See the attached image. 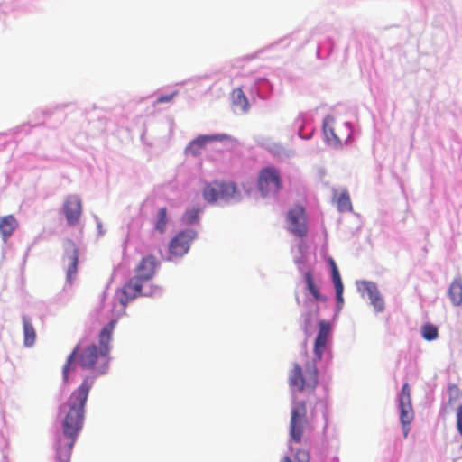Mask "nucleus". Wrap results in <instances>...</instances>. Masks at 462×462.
I'll return each mask as SVG.
<instances>
[{"mask_svg":"<svg viewBox=\"0 0 462 462\" xmlns=\"http://www.w3.org/2000/svg\"><path fill=\"white\" fill-rule=\"evenodd\" d=\"M453 391H454V392H457V391H458V389H457V387L456 385L449 386V392H450V393H451Z\"/></svg>","mask_w":462,"mask_h":462,"instance_id":"obj_34","label":"nucleus"},{"mask_svg":"<svg viewBox=\"0 0 462 462\" xmlns=\"http://www.w3.org/2000/svg\"><path fill=\"white\" fill-rule=\"evenodd\" d=\"M68 269H67V280L72 282L78 269L79 263V249L76 245L71 243V250L67 254Z\"/></svg>","mask_w":462,"mask_h":462,"instance_id":"obj_16","label":"nucleus"},{"mask_svg":"<svg viewBox=\"0 0 462 462\" xmlns=\"http://www.w3.org/2000/svg\"><path fill=\"white\" fill-rule=\"evenodd\" d=\"M24 344L27 346H32L36 339V332L27 317L23 318Z\"/></svg>","mask_w":462,"mask_h":462,"instance_id":"obj_21","label":"nucleus"},{"mask_svg":"<svg viewBox=\"0 0 462 462\" xmlns=\"http://www.w3.org/2000/svg\"><path fill=\"white\" fill-rule=\"evenodd\" d=\"M295 459L297 462H309L310 455L307 450L299 449L295 454Z\"/></svg>","mask_w":462,"mask_h":462,"instance_id":"obj_26","label":"nucleus"},{"mask_svg":"<svg viewBox=\"0 0 462 462\" xmlns=\"http://www.w3.org/2000/svg\"><path fill=\"white\" fill-rule=\"evenodd\" d=\"M202 196L207 202L215 203L219 199H239L240 193L235 182L214 180L204 186Z\"/></svg>","mask_w":462,"mask_h":462,"instance_id":"obj_5","label":"nucleus"},{"mask_svg":"<svg viewBox=\"0 0 462 462\" xmlns=\"http://www.w3.org/2000/svg\"><path fill=\"white\" fill-rule=\"evenodd\" d=\"M331 274H332V281H333V283H334L335 288H336V287H341V286H344V285H343V282H342V280H341V277H340L339 271H338V269H337V268H334V269L331 271Z\"/></svg>","mask_w":462,"mask_h":462,"instance_id":"obj_27","label":"nucleus"},{"mask_svg":"<svg viewBox=\"0 0 462 462\" xmlns=\"http://www.w3.org/2000/svg\"><path fill=\"white\" fill-rule=\"evenodd\" d=\"M401 394L402 395H411V389H410V386H409L408 383H405L402 385V391H401Z\"/></svg>","mask_w":462,"mask_h":462,"instance_id":"obj_32","label":"nucleus"},{"mask_svg":"<svg viewBox=\"0 0 462 462\" xmlns=\"http://www.w3.org/2000/svg\"><path fill=\"white\" fill-rule=\"evenodd\" d=\"M196 233L193 230L178 233L170 242L169 253L173 256H182L189 249L190 243L194 240Z\"/></svg>","mask_w":462,"mask_h":462,"instance_id":"obj_8","label":"nucleus"},{"mask_svg":"<svg viewBox=\"0 0 462 462\" xmlns=\"http://www.w3.org/2000/svg\"><path fill=\"white\" fill-rule=\"evenodd\" d=\"M336 300L337 303V308L340 310L344 304V298H343V291L344 286L341 287H336Z\"/></svg>","mask_w":462,"mask_h":462,"instance_id":"obj_28","label":"nucleus"},{"mask_svg":"<svg viewBox=\"0 0 462 462\" xmlns=\"http://www.w3.org/2000/svg\"><path fill=\"white\" fill-rule=\"evenodd\" d=\"M457 426L459 433L462 436V404L457 410Z\"/></svg>","mask_w":462,"mask_h":462,"instance_id":"obj_30","label":"nucleus"},{"mask_svg":"<svg viewBox=\"0 0 462 462\" xmlns=\"http://www.w3.org/2000/svg\"><path fill=\"white\" fill-rule=\"evenodd\" d=\"M365 290L369 297L371 304L374 307L375 312H382L384 310V300L374 282H365Z\"/></svg>","mask_w":462,"mask_h":462,"instance_id":"obj_14","label":"nucleus"},{"mask_svg":"<svg viewBox=\"0 0 462 462\" xmlns=\"http://www.w3.org/2000/svg\"><path fill=\"white\" fill-rule=\"evenodd\" d=\"M323 133L328 143L337 147L346 143L352 135L351 125L343 121H337L328 116L323 121Z\"/></svg>","mask_w":462,"mask_h":462,"instance_id":"obj_4","label":"nucleus"},{"mask_svg":"<svg viewBox=\"0 0 462 462\" xmlns=\"http://www.w3.org/2000/svg\"><path fill=\"white\" fill-rule=\"evenodd\" d=\"M232 105L236 110L246 113L249 109V102L241 88H236L231 93Z\"/></svg>","mask_w":462,"mask_h":462,"instance_id":"obj_17","label":"nucleus"},{"mask_svg":"<svg viewBox=\"0 0 462 462\" xmlns=\"http://www.w3.org/2000/svg\"><path fill=\"white\" fill-rule=\"evenodd\" d=\"M288 229L298 237L307 236V216L305 208L300 205H295L287 213Z\"/></svg>","mask_w":462,"mask_h":462,"instance_id":"obj_7","label":"nucleus"},{"mask_svg":"<svg viewBox=\"0 0 462 462\" xmlns=\"http://www.w3.org/2000/svg\"><path fill=\"white\" fill-rule=\"evenodd\" d=\"M200 209L199 208H192L187 209L183 215V218L187 224H193L199 219Z\"/></svg>","mask_w":462,"mask_h":462,"instance_id":"obj_24","label":"nucleus"},{"mask_svg":"<svg viewBox=\"0 0 462 462\" xmlns=\"http://www.w3.org/2000/svg\"><path fill=\"white\" fill-rule=\"evenodd\" d=\"M330 333V323L327 320H320L319 322V332L314 342V354L316 359L320 360L322 358Z\"/></svg>","mask_w":462,"mask_h":462,"instance_id":"obj_10","label":"nucleus"},{"mask_svg":"<svg viewBox=\"0 0 462 462\" xmlns=\"http://www.w3.org/2000/svg\"><path fill=\"white\" fill-rule=\"evenodd\" d=\"M168 222L167 218V208H162L159 209L156 221H155V229L160 233H163L166 229V225Z\"/></svg>","mask_w":462,"mask_h":462,"instance_id":"obj_22","label":"nucleus"},{"mask_svg":"<svg viewBox=\"0 0 462 462\" xmlns=\"http://www.w3.org/2000/svg\"><path fill=\"white\" fill-rule=\"evenodd\" d=\"M158 262L153 255H148L143 257L135 269L136 275L142 282L151 280L154 273Z\"/></svg>","mask_w":462,"mask_h":462,"instance_id":"obj_11","label":"nucleus"},{"mask_svg":"<svg viewBox=\"0 0 462 462\" xmlns=\"http://www.w3.org/2000/svg\"><path fill=\"white\" fill-rule=\"evenodd\" d=\"M175 96H176V92L169 94V95H162L157 98V103L162 104V103L171 102L174 98Z\"/></svg>","mask_w":462,"mask_h":462,"instance_id":"obj_31","label":"nucleus"},{"mask_svg":"<svg viewBox=\"0 0 462 462\" xmlns=\"http://www.w3.org/2000/svg\"><path fill=\"white\" fill-rule=\"evenodd\" d=\"M143 282L138 280V278H131L122 288L120 302L125 306L130 301L134 300L136 297L142 294V288Z\"/></svg>","mask_w":462,"mask_h":462,"instance_id":"obj_12","label":"nucleus"},{"mask_svg":"<svg viewBox=\"0 0 462 462\" xmlns=\"http://www.w3.org/2000/svg\"><path fill=\"white\" fill-rule=\"evenodd\" d=\"M281 462H292V461H291V459L288 456H286V457H284L281 460Z\"/></svg>","mask_w":462,"mask_h":462,"instance_id":"obj_35","label":"nucleus"},{"mask_svg":"<svg viewBox=\"0 0 462 462\" xmlns=\"http://www.w3.org/2000/svg\"><path fill=\"white\" fill-rule=\"evenodd\" d=\"M337 205H338V208L341 211L350 210L352 205H351L349 196L346 194H341L337 199Z\"/></svg>","mask_w":462,"mask_h":462,"instance_id":"obj_25","label":"nucleus"},{"mask_svg":"<svg viewBox=\"0 0 462 462\" xmlns=\"http://www.w3.org/2000/svg\"><path fill=\"white\" fill-rule=\"evenodd\" d=\"M258 188L263 196L275 194L282 188L279 171L273 167H266L260 171Z\"/></svg>","mask_w":462,"mask_h":462,"instance_id":"obj_6","label":"nucleus"},{"mask_svg":"<svg viewBox=\"0 0 462 462\" xmlns=\"http://www.w3.org/2000/svg\"><path fill=\"white\" fill-rule=\"evenodd\" d=\"M58 462H70V460L58 459Z\"/></svg>","mask_w":462,"mask_h":462,"instance_id":"obj_36","label":"nucleus"},{"mask_svg":"<svg viewBox=\"0 0 462 462\" xmlns=\"http://www.w3.org/2000/svg\"><path fill=\"white\" fill-rule=\"evenodd\" d=\"M439 336L438 328L432 324H426L422 327V337L427 341H432Z\"/></svg>","mask_w":462,"mask_h":462,"instance_id":"obj_23","label":"nucleus"},{"mask_svg":"<svg viewBox=\"0 0 462 462\" xmlns=\"http://www.w3.org/2000/svg\"><path fill=\"white\" fill-rule=\"evenodd\" d=\"M288 383L292 391L290 435L294 442L300 443L309 425L306 404L317 399L314 394L319 384L316 360L306 354L300 361L294 362L289 372Z\"/></svg>","mask_w":462,"mask_h":462,"instance_id":"obj_1","label":"nucleus"},{"mask_svg":"<svg viewBox=\"0 0 462 462\" xmlns=\"http://www.w3.org/2000/svg\"><path fill=\"white\" fill-rule=\"evenodd\" d=\"M328 263H329V265H330V267H331V271H332L334 268H337V264H336V262H335L332 258H329Z\"/></svg>","mask_w":462,"mask_h":462,"instance_id":"obj_33","label":"nucleus"},{"mask_svg":"<svg viewBox=\"0 0 462 462\" xmlns=\"http://www.w3.org/2000/svg\"><path fill=\"white\" fill-rule=\"evenodd\" d=\"M227 138L228 136L224 134L199 135L189 143V146L187 147V152L194 156L199 155L201 150L205 147L207 143L223 141Z\"/></svg>","mask_w":462,"mask_h":462,"instance_id":"obj_13","label":"nucleus"},{"mask_svg":"<svg viewBox=\"0 0 462 462\" xmlns=\"http://www.w3.org/2000/svg\"><path fill=\"white\" fill-rule=\"evenodd\" d=\"M414 418L412 407H400V421L402 426L403 435L406 438L410 431V424Z\"/></svg>","mask_w":462,"mask_h":462,"instance_id":"obj_20","label":"nucleus"},{"mask_svg":"<svg viewBox=\"0 0 462 462\" xmlns=\"http://www.w3.org/2000/svg\"><path fill=\"white\" fill-rule=\"evenodd\" d=\"M448 296L454 306H460L462 304L461 277H457L452 281L448 290Z\"/></svg>","mask_w":462,"mask_h":462,"instance_id":"obj_18","label":"nucleus"},{"mask_svg":"<svg viewBox=\"0 0 462 462\" xmlns=\"http://www.w3.org/2000/svg\"><path fill=\"white\" fill-rule=\"evenodd\" d=\"M304 280L307 285V289L313 296L314 300L316 301H325L326 297L320 293L319 286L314 282L313 273L311 270H308L304 273Z\"/></svg>","mask_w":462,"mask_h":462,"instance_id":"obj_19","label":"nucleus"},{"mask_svg":"<svg viewBox=\"0 0 462 462\" xmlns=\"http://www.w3.org/2000/svg\"><path fill=\"white\" fill-rule=\"evenodd\" d=\"M116 320H111L106 325L98 335V346L91 344L82 351L79 345H77L62 368V375L65 383L69 381V373L73 368V362L78 357L80 366L84 369L92 370L97 374H103L108 365L109 344L112 339Z\"/></svg>","mask_w":462,"mask_h":462,"instance_id":"obj_3","label":"nucleus"},{"mask_svg":"<svg viewBox=\"0 0 462 462\" xmlns=\"http://www.w3.org/2000/svg\"><path fill=\"white\" fill-rule=\"evenodd\" d=\"M18 226V222L14 215L0 217V235L6 241Z\"/></svg>","mask_w":462,"mask_h":462,"instance_id":"obj_15","label":"nucleus"},{"mask_svg":"<svg viewBox=\"0 0 462 462\" xmlns=\"http://www.w3.org/2000/svg\"><path fill=\"white\" fill-rule=\"evenodd\" d=\"M63 213L69 226L79 223L82 215V202L78 195H69L63 203Z\"/></svg>","mask_w":462,"mask_h":462,"instance_id":"obj_9","label":"nucleus"},{"mask_svg":"<svg viewBox=\"0 0 462 462\" xmlns=\"http://www.w3.org/2000/svg\"><path fill=\"white\" fill-rule=\"evenodd\" d=\"M400 407H412L411 395H402L399 397Z\"/></svg>","mask_w":462,"mask_h":462,"instance_id":"obj_29","label":"nucleus"},{"mask_svg":"<svg viewBox=\"0 0 462 462\" xmlns=\"http://www.w3.org/2000/svg\"><path fill=\"white\" fill-rule=\"evenodd\" d=\"M94 380L86 377L81 384L72 392L69 400L60 407L62 418V436L58 439V459L70 460L71 451L85 419V405Z\"/></svg>","mask_w":462,"mask_h":462,"instance_id":"obj_2","label":"nucleus"}]
</instances>
